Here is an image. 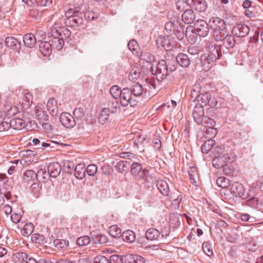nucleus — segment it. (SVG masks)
Returning a JSON list of instances; mask_svg holds the SVG:
<instances>
[{"instance_id":"nucleus-1","label":"nucleus","mask_w":263,"mask_h":263,"mask_svg":"<svg viewBox=\"0 0 263 263\" xmlns=\"http://www.w3.org/2000/svg\"><path fill=\"white\" fill-rule=\"evenodd\" d=\"M66 18L65 24L70 27H78L82 25L84 22L83 12L79 10L69 9L65 13Z\"/></svg>"},{"instance_id":"nucleus-2","label":"nucleus","mask_w":263,"mask_h":263,"mask_svg":"<svg viewBox=\"0 0 263 263\" xmlns=\"http://www.w3.org/2000/svg\"><path fill=\"white\" fill-rule=\"evenodd\" d=\"M131 173L138 179H141L144 181L143 183L148 182V171L146 169L142 170L141 164L133 163L131 165Z\"/></svg>"},{"instance_id":"nucleus-3","label":"nucleus","mask_w":263,"mask_h":263,"mask_svg":"<svg viewBox=\"0 0 263 263\" xmlns=\"http://www.w3.org/2000/svg\"><path fill=\"white\" fill-rule=\"evenodd\" d=\"M209 25L214 32V37L215 34L220 35L226 32V31H224L226 23L223 20L219 17L211 18L209 21Z\"/></svg>"},{"instance_id":"nucleus-4","label":"nucleus","mask_w":263,"mask_h":263,"mask_svg":"<svg viewBox=\"0 0 263 263\" xmlns=\"http://www.w3.org/2000/svg\"><path fill=\"white\" fill-rule=\"evenodd\" d=\"M168 74V68L167 62L165 60L160 61L156 67L155 73L158 81H162L165 79Z\"/></svg>"},{"instance_id":"nucleus-5","label":"nucleus","mask_w":263,"mask_h":263,"mask_svg":"<svg viewBox=\"0 0 263 263\" xmlns=\"http://www.w3.org/2000/svg\"><path fill=\"white\" fill-rule=\"evenodd\" d=\"M119 99L120 103L123 106H127L128 104L134 106L137 103L136 100L132 97L130 89L128 88H124L122 89V92Z\"/></svg>"},{"instance_id":"nucleus-6","label":"nucleus","mask_w":263,"mask_h":263,"mask_svg":"<svg viewBox=\"0 0 263 263\" xmlns=\"http://www.w3.org/2000/svg\"><path fill=\"white\" fill-rule=\"evenodd\" d=\"M209 24L203 20H198L194 24V30L200 36L205 37L209 32Z\"/></svg>"},{"instance_id":"nucleus-7","label":"nucleus","mask_w":263,"mask_h":263,"mask_svg":"<svg viewBox=\"0 0 263 263\" xmlns=\"http://www.w3.org/2000/svg\"><path fill=\"white\" fill-rule=\"evenodd\" d=\"M226 33H223L220 35L215 34V39L217 42H222L223 45L226 48H232L235 44L234 37L231 35L226 34Z\"/></svg>"},{"instance_id":"nucleus-8","label":"nucleus","mask_w":263,"mask_h":263,"mask_svg":"<svg viewBox=\"0 0 263 263\" xmlns=\"http://www.w3.org/2000/svg\"><path fill=\"white\" fill-rule=\"evenodd\" d=\"M198 102L200 103L199 105H201L203 107L208 105L210 107H214L217 103L215 99L212 98L211 94L208 92L201 93Z\"/></svg>"},{"instance_id":"nucleus-9","label":"nucleus","mask_w":263,"mask_h":263,"mask_svg":"<svg viewBox=\"0 0 263 263\" xmlns=\"http://www.w3.org/2000/svg\"><path fill=\"white\" fill-rule=\"evenodd\" d=\"M204 114L203 107L201 105L197 104L193 112V118L197 123L206 125L205 121H203L205 118Z\"/></svg>"},{"instance_id":"nucleus-10","label":"nucleus","mask_w":263,"mask_h":263,"mask_svg":"<svg viewBox=\"0 0 263 263\" xmlns=\"http://www.w3.org/2000/svg\"><path fill=\"white\" fill-rule=\"evenodd\" d=\"M230 191L231 193L235 196H238L242 199L247 198V195L245 194V189L244 186L238 182H235L231 187Z\"/></svg>"},{"instance_id":"nucleus-11","label":"nucleus","mask_w":263,"mask_h":263,"mask_svg":"<svg viewBox=\"0 0 263 263\" xmlns=\"http://www.w3.org/2000/svg\"><path fill=\"white\" fill-rule=\"evenodd\" d=\"M206 47L209 51L208 54L216 60L222 56L220 45H216L214 43L209 42L207 43Z\"/></svg>"},{"instance_id":"nucleus-12","label":"nucleus","mask_w":263,"mask_h":263,"mask_svg":"<svg viewBox=\"0 0 263 263\" xmlns=\"http://www.w3.org/2000/svg\"><path fill=\"white\" fill-rule=\"evenodd\" d=\"M60 122L66 128H72L76 125V121L71 114L63 112L60 117Z\"/></svg>"},{"instance_id":"nucleus-13","label":"nucleus","mask_w":263,"mask_h":263,"mask_svg":"<svg viewBox=\"0 0 263 263\" xmlns=\"http://www.w3.org/2000/svg\"><path fill=\"white\" fill-rule=\"evenodd\" d=\"M200 61L203 70L208 71L212 67L216 60L213 58L209 54H205L201 56Z\"/></svg>"},{"instance_id":"nucleus-14","label":"nucleus","mask_w":263,"mask_h":263,"mask_svg":"<svg viewBox=\"0 0 263 263\" xmlns=\"http://www.w3.org/2000/svg\"><path fill=\"white\" fill-rule=\"evenodd\" d=\"M156 45L158 48L162 47L166 50H170L173 44L170 42V39L168 36L167 39L164 36L159 35L156 41Z\"/></svg>"},{"instance_id":"nucleus-15","label":"nucleus","mask_w":263,"mask_h":263,"mask_svg":"<svg viewBox=\"0 0 263 263\" xmlns=\"http://www.w3.org/2000/svg\"><path fill=\"white\" fill-rule=\"evenodd\" d=\"M232 32L237 37H244L249 33V28L245 24H239L233 27Z\"/></svg>"},{"instance_id":"nucleus-16","label":"nucleus","mask_w":263,"mask_h":263,"mask_svg":"<svg viewBox=\"0 0 263 263\" xmlns=\"http://www.w3.org/2000/svg\"><path fill=\"white\" fill-rule=\"evenodd\" d=\"M177 24L175 23V21H170L165 24V29L171 34L172 32H173L176 34L177 35H179L180 39L183 38L184 35L183 29L181 28V30H176Z\"/></svg>"},{"instance_id":"nucleus-17","label":"nucleus","mask_w":263,"mask_h":263,"mask_svg":"<svg viewBox=\"0 0 263 263\" xmlns=\"http://www.w3.org/2000/svg\"><path fill=\"white\" fill-rule=\"evenodd\" d=\"M47 170L50 177L55 178L61 172V165L58 162L50 163L48 166Z\"/></svg>"},{"instance_id":"nucleus-18","label":"nucleus","mask_w":263,"mask_h":263,"mask_svg":"<svg viewBox=\"0 0 263 263\" xmlns=\"http://www.w3.org/2000/svg\"><path fill=\"white\" fill-rule=\"evenodd\" d=\"M195 18V14L192 9H187L182 15V20L187 24L193 23Z\"/></svg>"},{"instance_id":"nucleus-19","label":"nucleus","mask_w":263,"mask_h":263,"mask_svg":"<svg viewBox=\"0 0 263 263\" xmlns=\"http://www.w3.org/2000/svg\"><path fill=\"white\" fill-rule=\"evenodd\" d=\"M47 108L52 116L58 115V107L57 101L53 98L49 99L47 103Z\"/></svg>"},{"instance_id":"nucleus-20","label":"nucleus","mask_w":263,"mask_h":263,"mask_svg":"<svg viewBox=\"0 0 263 263\" xmlns=\"http://www.w3.org/2000/svg\"><path fill=\"white\" fill-rule=\"evenodd\" d=\"M228 156L226 155H223V156H218L215 157L212 160L213 165L216 168H223V171H224L225 167L224 166L226 165V163L225 161V159H227Z\"/></svg>"},{"instance_id":"nucleus-21","label":"nucleus","mask_w":263,"mask_h":263,"mask_svg":"<svg viewBox=\"0 0 263 263\" xmlns=\"http://www.w3.org/2000/svg\"><path fill=\"white\" fill-rule=\"evenodd\" d=\"M43 105L39 104L36 106L35 114L36 118L40 120L46 121L48 120V115L44 109Z\"/></svg>"},{"instance_id":"nucleus-22","label":"nucleus","mask_w":263,"mask_h":263,"mask_svg":"<svg viewBox=\"0 0 263 263\" xmlns=\"http://www.w3.org/2000/svg\"><path fill=\"white\" fill-rule=\"evenodd\" d=\"M170 198L175 209H178L182 198L181 193L178 191H175L171 193Z\"/></svg>"},{"instance_id":"nucleus-23","label":"nucleus","mask_w":263,"mask_h":263,"mask_svg":"<svg viewBox=\"0 0 263 263\" xmlns=\"http://www.w3.org/2000/svg\"><path fill=\"white\" fill-rule=\"evenodd\" d=\"M5 45L7 47L13 50H17L21 47L20 42L12 36H9L6 38Z\"/></svg>"},{"instance_id":"nucleus-24","label":"nucleus","mask_w":263,"mask_h":263,"mask_svg":"<svg viewBox=\"0 0 263 263\" xmlns=\"http://www.w3.org/2000/svg\"><path fill=\"white\" fill-rule=\"evenodd\" d=\"M175 60L183 67H187L190 64V60L187 55L184 53H180L177 55Z\"/></svg>"},{"instance_id":"nucleus-25","label":"nucleus","mask_w":263,"mask_h":263,"mask_svg":"<svg viewBox=\"0 0 263 263\" xmlns=\"http://www.w3.org/2000/svg\"><path fill=\"white\" fill-rule=\"evenodd\" d=\"M194 29L192 26H188L186 28L185 30V36L188 41V42L191 44H194L197 39V33L196 32H194L193 31Z\"/></svg>"},{"instance_id":"nucleus-26","label":"nucleus","mask_w":263,"mask_h":263,"mask_svg":"<svg viewBox=\"0 0 263 263\" xmlns=\"http://www.w3.org/2000/svg\"><path fill=\"white\" fill-rule=\"evenodd\" d=\"M41 53L45 57L49 55L52 52L51 44L48 42H41L39 45Z\"/></svg>"},{"instance_id":"nucleus-27","label":"nucleus","mask_w":263,"mask_h":263,"mask_svg":"<svg viewBox=\"0 0 263 263\" xmlns=\"http://www.w3.org/2000/svg\"><path fill=\"white\" fill-rule=\"evenodd\" d=\"M23 42L25 46L29 48H32L36 43V39L32 33L26 34L24 36Z\"/></svg>"},{"instance_id":"nucleus-28","label":"nucleus","mask_w":263,"mask_h":263,"mask_svg":"<svg viewBox=\"0 0 263 263\" xmlns=\"http://www.w3.org/2000/svg\"><path fill=\"white\" fill-rule=\"evenodd\" d=\"M86 169L84 164L79 163L75 168V176L78 179H83L86 175Z\"/></svg>"},{"instance_id":"nucleus-29","label":"nucleus","mask_w":263,"mask_h":263,"mask_svg":"<svg viewBox=\"0 0 263 263\" xmlns=\"http://www.w3.org/2000/svg\"><path fill=\"white\" fill-rule=\"evenodd\" d=\"M192 8L198 12H204L207 8V4L205 0H196L191 5Z\"/></svg>"},{"instance_id":"nucleus-30","label":"nucleus","mask_w":263,"mask_h":263,"mask_svg":"<svg viewBox=\"0 0 263 263\" xmlns=\"http://www.w3.org/2000/svg\"><path fill=\"white\" fill-rule=\"evenodd\" d=\"M157 187L161 193L164 196H168L169 194V187L167 182L164 180H158L157 184Z\"/></svg>"},{"instance_id":"nucleus-31","label":"nucleus","mask_w":263,"mask_h":263,"mask_svg":"<svg viewBox=\"0 0 263 263\" xmlns=\"http://www.w3.org/2000/svg\"><path fill=\"white\" fill-rule=\"evenodd\" d=\"M145 236L147 239L150 240H158L160 237L159 232L156 229H149L145 233Z\"/></svg>"},{"instance_id":"nucleus-32","label":"nucleus","mask_w":263,"mask_h":263,"mask_svg":"<svg viewBox=\"0 0 263 263\" xmlns=\"http://www.w3.org/2000/svg\"><path fill=\"white\" fill-rule=\"evenodd\" d=\"M11 127L14 129L20 130L25 125V121L21 118H14L10 120Z\"/></svg>"},{"instance_id":"nucleus-33","label":"nucleus","mask_w":263,"mask_h":263,"mask_svg":"<svg viewBox=\"0 0 263 263\" xmlns=\"http://www.w3.org/2000/svg\"><path fill=\"white\" fill-rule=\"evenodd\" d=\"M33 97L30 92L25 93L22 101V105L24 109L28 108L32 103Z\"/></svg>"},{"instance_id":"nucleus-34","label":"nucleus","mask_w":263,"mask_h":263,"mask_svg":"<svg viewBox=\"0 0 263 263\" xmlns=\"http://www.w3.org/2000/svg\"><path fill=\"white\" fill-rule=\"evenodd\" d=\"M201 88L199 84H195L193 85L191 92V98L193 101L198 100L200 96Z\"/></svg>"},{"instance_id":"nucleus-35","label":"nucleus","mask_w":263,"mask_h":263,"mask_svg":"<svg viewBox=\"0 0 263 263\" xmlns=\"http://www.w3.org/2000/svg\"><path fill=\"white\" fill-rule=\"evenodd\" d=\"M130 89L131 91V94L135 97L140 96L144 92L142 86L139 83H136L133 85Z\"/></svg>"},{"instance_id":"nucleus-36","label":"nucleus","mask_w":263,"mask_h":263,"mask_svg":"<svg viewBox=\"0 0 263 263\" xmlns=\"http://www.w3.org/2000/svg\"><path fill=\"white\" fill-rule=\"evenodd\" d=\"M130 166V162L127 161H120L116 166L119 172L123 173L126 172Z\"/></svg>"},{"instance_id":"nucleus-37","label":"nucleus","mask_w":263,"mask_h":263,"mask_svg":"<svg viewBox=\"0 0 263 263\" xmlns=\"http://www.w3.org/2000/svg\"><path fill=\"white\" fill-rule=\"evenodd\" d=\"M121 236L123 239L127 242H132L135 240V234L133 231L130 230L124 231Z\"/></svg>"},{"instance_id":"nucleus-38","label":"nucleus","mask_w":263,"mask_h":263,"mask_svg":"<svg viewBox=\"0 0 263 263\" xmlns=\"http://www.w3.org/2000/svg\"><path fill=\"white\" fill-rule=\"evenodd\" d=\"M23 178L26 182L34 181L36 179V173L33 170H27L24 173Z\"/></svg>"},{"instance_id":"nucleus-39","label":"nucleus","mask_w":263,"mask_h":263,"mask_svg":"<svg viewBox=\"0 0 263 263\" xmlns=\"http://www.w3.org/2000/svg\"><path fill=\"white\" fill-rule=\"evenodd\" d=\"M109 110L107 108H104L102 109L99 115V121L101 124H104L108 119L109 117Z\"/></svg>"},{"instance_id":"nucleus-40","label":"nucleus","mask_w":263,"mask_h":263,"mask_svg":"<svg viewBox=\"0 0 263 263\" xmlns=\"http://www.w3.org/2000/svg\"><path fill=\"white\" fill-rule=\"evenodd\" d=\"M215 143V141L213 139L206 141L201 146L202 152L204 154H207L213 147Z\"/></svg>"},{"instance_id":"nucleus-41","label":"nucleus","mask_w":263,"mask_h":263,"mask_svg":"<svg viewBox=\"0 0 263 263\" xmlns=\"http://www.w3.org/2000/svg\"><path fill=\"white\" fill-rule=\"evenodd\" d=\"M109 233L113 237L119 238L122 235V230L117 225H112L109 228Z\"/></svg>"},{"instance_id":"nucleus-42","label":"nucleus","mask_w":263,"mask_h":263,"mask_svg":"<svg viewBox=\"0 0 263 263\" xmlns=\"http://www.w3.org/2000/svg\"><path fill=\"white\" fill-rule=\"evenodd\" d=\"M33 229V224L31 223H27L24 226L22 233L24 236L28 237L32 234Z\"/></svg>"},{"instance_id":"nucleus-43","label":"nucleus","mask_w":263,"mask_h":263,"mask_svg":"<svg viewBox=\"0 0 263 263\" xmlns=\"http://www.w3.org/2000/svg\"><path fill=\"white\" fill-rule=\"evenodd\" d=\"M49 176L48 173H47L46 170L43 169L39 170L36 173V179L39 181L44 182L47 179V177Z\"/></svg>"},{"instance_id":"nucleus-44","label":"nucleus","mask_w":263,"mask_h":263,"mask_svg":"<svg viewBox=\"0 0 263 263\" xmlns=\"http://www.w3.org/2000/svg\"><path fill=\"white\" fill-rule=\"evenodd\" d=\"M128 260L129 263H145V259L138 255H130L128 256Z\"/></svg>"},{"instance_id":"nucleus-45","label":"nucleus","mask_w":263,"mask_h":263,"mask_svg":"<svg viewBox=\"0 0 263 263\" xmlns=\"http://www.w3.org/2000/svg\"><path fill=\"white\" fill-rule=\"evenodd\" d=\"M119 107L120 106L118 101L115 100L109 102L108 107L107 108V109L109 110V112L114 114L118 111Z\"/></svg>"},{"instance_id":"nucleus-46","label":"nucleus","mask_w":263,"mask_h":263,"mask_svg":"<svg viewBox=\"0 0 263 263\" xmlns=\"http://www.w3.org/2000/svg\"><path fill=\"white\" fill-rule=\"evenodd\" d=\"M28 255L24 252H18L14 254L13 258L15 262H23L27 259Z\"/></svg>"},{"instance_id":"nucleus-47","label":"nucleus","mask_w":263,"mask_h":263,"mask_svg":"<svg viewBox=\"0 0 263 263\" xmlns=\"http://www.w3.org/2000/svg\"><path fill=\"white\" fill-rule=\"evenodd\" d=\"M216 183L219 187L226 188L229 186L230 183L228 178L224 177H221L217 178Z\"/></svg>"},{"instance_id":"nucleus-48","label":"nucleus","mask_w":263,"mask_h":263,"mask_svg":"<svg viewBox=\"0 0 263 263\" xmlns=\"http://www.w3.org/2000/svg\"><path fill=\"white\" fill-rule=\"evenodd\" d=\"M122 92V90L117 85L112 86L110 89L111 95L116 99L119 98Z\"/></svg>"},{"instance_id":"nucleus-49","label":"nucleus","mask_w":263,"mask_h":263,"mask_svg":"<svg viewBox=\"0 0 263 263\" xmlns=\"http://www.w3.org/2000/svg\"><path fill=\"white\" fill-rule=\"evenodd\" d=\"M90 242V238L87 236H83L77 239V244L79 246L83 247L88 245Z\"/></svg>"},{"instance_id":"nucleus-50","label":"nucleus","mask_w":263,"mask_h":263,"mask_svg":"<svg viewBox=\"0 0 263 263\" xmlns=\"http://www.w3.org/2000/svg\"><path fill=\"white\" fill-rule=\"evenodd\" d=\"M4 119L2 117V114L0 113V132L7 130L11 127L10 121H4Z\"/></svg>"},{"instance_id":"nucleus-51","label":"nucleus","mask_w":263,"mask_h":263,"mask_svg":"<svg viewBox=\"0 0 263 263\" xmlns=\"http://www.w3.org/2000/svg\"><path fill=\"white\" fill-rule=\"evenodd\" d=\"M5 109L6 115L8 117L16 115L18 111L17 108L16 106H10L9 105H6Z\"/></svg>"},{"instance_id":"nucleus-52","label":"nucleus","mask_w":263,"mask_h":263,"mask_svg":"<svg viewBox=\"0 0 263 263\" xmlns=\"http://www.w3.org/2000/svg\"><path fill=\"white\" fill-rule=\"evenodd\" d=\"M189 176L191 182L193 184L196 183V179L198 178L195 168H192L189 171Z\"/></svg>"},{"instance_id":"nucleus-53","label":"nucleus","mask_w":263,"mask_h":263,"mask_svg":"<svg viewBox=\"0 0 263 263\" xmlns=\"http://www.w3.org/2000/svg\"><path fill=\"white\" fill-rule=\"evenodd\" d=\"M141 58L142 60L145 61L147 63H152L155 61L154 55L149 52H142Z\"/></svg>"},{"instance_id":"nucleus-54","label":"nucleus","mask_w":263,"mask_h":263,"mask_svg":"<svg viewBox=\"0 0 263 263\" xmlns=\"http://www.w3.org/2000/svg\"><path fill=\"white\" fill-rule=\"evenodd\" d=\"M54 245L59 249L65 248L68 246V242L64 239H55L53 241Z\"/></svg>"},{"instance_id":"nucleus-55","label":"nucleus","mask_w":263,"mask_h":263,"mask_svg":"<svg viewBox=\"0 0 263 263\" xmlns=\"http://www.w3.org/2000/svg\"><path fill=\"white\" fill-rule=\"evenodd\" d=\"M140 76V72L138 69H133L131 71L129 75V80L131 81H136L137 80Z\"/></svg>"},{"instance_id":"nucleus-56","label":"nucleus","mask_w":263,"mask_h":263,"mask_svg":"<svg viewBox=\"0 0 263 263\" xmlns=\"http://www.w3.org/2000/svg\"><path fill=\"white\" fill-rule=\"evenodd\" d=\"M31 239L32 242L36 243L41 244L44 242V236L37 233L32 235Z\"/></svg>"},{"instance_id":"nucleus-57","label":"nucleus","mask_w":263,"mask_h":263,"mask_svg":"<svg viewBox=\"0 0 263 263\" xmlns=\"http://www.w3.org/2000/svg\"><path fill=\"white\" fill-rule=\"evenodd\" d=\"M108 241V239L106 236L98 235L93 238V241L95 243L104 244Z\"/></svg>"},{"instance_id":"nucleus-58","label":"nucleus","mask_w":263,"mask_h":263,"mask_svg":"<svg viewBox=\"0 0 263 263\" xmlns=\"http://www.w3.org/2000/svg\"><path fill=\"white\" fill-rule=\"evenodd\" d=\"M202 250L208 256H211L213 255V251L208 242H204L203 243Z\"/></svg>"},{"instance_id":"nucleus-59","label":"nucleus","mask_w":263,"mask_h":263,"mask_svg":"<svg viewBox=\"0 0 263 263\" xmlns=\"http://www.w3.org/2000/svg\"><path fill=\"white\" fill-rule=\"evenodd\" d=\"M245 204L254 208H257L259 204V200L256 197H252L246 201Z\"/></svg>"},{"instance_id":"nucleus-60","label":"nucleus","mask_w":263,"mask_h":263,"mask_svg":"<svg viewBox=\"0 0 263 263\" xmlns=\"http://www.w3.org/2000/svg\"><path fill=\"white\" fill-rule=\"evenodd\" d=\"M86 169V172L88 173L89 176H95L97 172V166L95 164H89L88 165Z\"/></svg>"},{"instance_id":"nucleus-61","label":"nucleus","mask_w":263,"mask_h":263,"mask_svg":"<svg viewBox=\"0 0 263 263\" xmlns=\"http://www.w3.org/2000/svg\"><path fill=\"white\" fill-rule=\"evenodd\" d=\"M53 46H55L58 50L61 49L64 45V42L63 39L61 38L55 39L54 41H52Z\"/></svg>"},{"instance_id":"nucleus-62","label":"nucleus","mask_w":263,"mask_h":263,"mask_svg":"<svg viewBox=\"0 0 263 263\" xmlns=\"http://www.w3.org/2000/svg\"><path fill=\"white\" fill-rule=\"evenodd\" d=\"M187 5L188 4L186 1L184 2V1H178L176 3V7L179 11L182 12L185 9Z\"/></svg>"},{"instance_id":"nucleus-63","label":"nucleus","mask_w":263,"mask_h":263,"mask_svg":"<svg viewBox=\"0 0 263 263\" xmlns=\"http://www.w3.org/2000/svg\"><path fill=\"white\" fill-rule=\"evenodd\" d=\"M168 71L173 72L176 69V61L175 59L167 60Z\"/></svg>"},{"instance_id":"nucleus-64","label":"nucleus","mask_w":263,"mask_h":263,"mask_svg":"<svg viewBox=\"0 0 263 263\" xmlns=\"http://www.w3.org/2000/svg\"><path fill=\"white\" fill-rule=\"evenodd\" d=\"M109 263H123V259L121 256L114 255L110 256Z\"/></svg>"}]
</instances>
